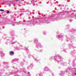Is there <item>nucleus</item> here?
<instances>
[{
  "instance_id": "1",
  "label": "nucleus",
  "mask_w": 76,
  "mask_h": 76,
  "mask_svg": "<svg viewBox=\"0 0 76 76\" xmlns=\"http://www.w3.org/2000/svg\"><path fill=\"white\" fill-rule=\"evenodd\" d=\"M53 57L54 60H55L56 61L58 64H60L62 66H66L67 64V63L64 62L63 61L64 58H63L61 56H60V55H57L55 56H54L52 57L49 58V60H52V58Z\"/></svg>"
},
{
  "instance_id": "2",
  "label": "nucleus",
  "mask_w": 76,
  "mask_h": 76,
  "mask_svg": "<svg viewBox=\"0 0 76 76\" xmlns=\"http://www.w3.org/2000/svg\"><path fill=\"white\" fill-rule=\"evenodd\" d=\"M34 42L36 44V45L37 46H38V47H39L40 48H42L43 47V46L41 44V43H37L38 42V39H34Z\"/></svg>"
},
{
  "instance_id": "3",
  "label": "nucleus",
  "mask_w": 76,
  "mask_h": 76,
  "mask_svg": "<svg viewBox=\"0 0 76 76\" xmlns=\"http://www.w3.org/2000/svg\"><path fill=\"white\" fill-rule=\"evenodd\" d=\"M76 70V68H72V70H71V73L73 74V75L72 76H75V75H76V73L74 71Z\"/></svg>"
},
{
  "instance_id": "4",
  "label": "nucleus",
  "mask_w": 76,
  "mask_h": 76,
  "mask_svg": "<svg viewBox=\"0 0 76 76\" xmlns=\"http://www.w3.org/2000/svg\"><path fill=\"white\" fill-rule=\"evenodd\" d=\"M20 11L19 12L20 16H21V15H23V12H25V9L23 8H22L20 9Z\"/></svg>"
},
{
  "instance_id": "5",
  "label": "nucleus",
  "mask_w": 76,
  "mask_h": 76,
  "mask_svg": "<svg viewBox=\"0 0 76 76\" xmlns=\"http://www.w3.org/2000/svg\"><path fill=\"white\" fill-rule=\"evenodd\" d=\"M71 55L72 57H74V58L76 57V53H75V50H74L73 51L71 52Z\"/></svg>"
},
{
  "instance_id": "6",
  "label": "nucleus",
  "mask_w": 76,
  "mask_h": 76,
  "mask_svg": "<svg viewBox=\"0 0 76 76\" xmlns=\"http://www.w3.org/2000/svg\"><path fill=\"white\" fill-rule=\"evenodd\" d=\"M56 38L59 39V40H61L63 41V36L61 35H58L56 36Z\"/></svg>"
},
{
  "instance_id": "7",
  "label": "nucleus",
  "mask_w": 76,
  "mask_h": 76,
  "mask_svg": "<svg viewBox=\"0 0 76 76\" xmlns=\"http://www.w3.org/2000/svg\"><path fill=\"white\" fill-rule=\"evenodd\" d=\"M44 71L45 72H51V70L47 66H45L44 69Z\"/></svg>"
},
{
  "instance_id": "8",
  "label": "nucleus",
  "mask_w": 76,
  "mask_h": 76,
  "mask_svg": "<svg viewBox=\"0 0 76 76\" xmlns=\"http://www.w3.org/2000/svg\"><path fill=\"white\" fill-rule=\"evenodd\" d=\"M31 20H30L26 21V20H24L23 22H25V24H26V25H29V24H31Z\"/></svg>"
},
{
  "instance_id": "9",
  "label": "nucleus",
  "mask_w": 76,
  "mask_h": 76,
  "mask_svg": "<svg viewBox=\"0 0 76 76\" xmlns=\"http://www.w3.org/2000/svg\"><path fill=\"white\" fill-rule=\"evenodd\" d=\"M72 38H73V37L72 36H71L70 38H66V41L67 42H68V41H71Z\"/></svg>"
},
{
  "instance_id": "10",
  "label": "nucleus",
  "mask_w": 76,
  "mask_h": 76,
  "mask_svg": "<svg viewBox=\"0 0 76 76\" xmlns=\"http://www.w3.org/2000/svg\"><path fill=\"white\" fill-rule=\"evenodd\" d=\"M41 20L39 18H38L37 20V23L38 25H41V23L39 22H41Z\"/></svg>"
},
{
  "instance_id": "11",
  "label": "nucleus",
  "mask_w": 76,
  "mask_h": 76,
  "mask_svg": "<svg viewBox=\"0 0 76 76\" xmlns=\"http://www.w3.org/2000/svg\"><path fill=\"white\" fill-rule=\"evenodd\" d=\"M19 58H15L12 61L11 63H14L15 61H19Z\"/></svg>"
},
{
  "instance_id": "12",
  "label": "nucleus",
  "mask_w": 76,
  "mask_h": 76,
  "mask_svg": "<svg viewBox=\"0 0 76 76\" xmlns=\"http://www.w3.org/2000/svg\"><path fill=\"white\" fill-rule=\"evenodd\" d=\"M44 22L46 23H50V20L49 19H48L47 20H44Z\"/></svg>"
},
{
  "instance_id": "13",
  "label": "nucleus",
  "mask_w": 76,
  "mask_h": 76,
  "mask_svg": "<svg viewBox=\"0 0 76 76\" xmlns=\"http://www.w3.org/2000/svg\"><path fill=\"white\" fill-rule=\"evenodd\" d=\"M64 72L61 71V72L59 73V75L61 76H63L64 75Z\"/></svg>"
},
{
  "instance_id": "14",
  "label": "nucleus",
  "mask_w": 76,
  "mask_h": 76,
  "mask_svg": "<svg viewBox=\"0 0 76 76\" xmlns=\"http://www.w3.org/2000/svg\"><path fill=\"white\" fill-rule=\"evenodd\" d=\"M75 60H73L72 61V64H73V67H76V64L75 63Z\"/></svg>"
},
{
  "instance_id": "15",
  "label": "nucleus",
  "mask_w": 76,
  "mask_h": 76,
  "mask_svg": "<svg viewBox=\"0 0 76 76\" xmlns=\"http://www.w3.org/2000/svg\"><path fill=\"white\" fill-rule=\"evenodd\" d=\"M10 55L11 56H13L14 55V52L13 51L10 52Z\"/></svg>"
},
{
  "instance_id": "16",
  "label": "nucleus",
  "mask_w": 76,
  "mask_h": 76,
  "mask_svg": "<svg viewBox=\"0 0 76 76\" xmlns=\"http://www.w3.org/2000/svg\"><path fill=\"white\" fill-rule=\"evenodd\" d=\"M0 53H1V57H3V56H4V54L2 52H0Z\"/></svg>"
},
{
  "instance_id": "17",
  "label": "nucleus",
  "mask_w": 76,
  "mask_h": 76,
  "mask_svg": "<svg viewBox=\"0 0 76 76\" xmlns=\"http://www.w3.org/2000/svg\"><path fill=\"white\" fill-rule=\"evenodd\" d=\"M68 46L69 47V48H71L72 47V44H69L68 45Z\"/></svg>"
},
{
  "instance_id": "18",
  "label": "nucleus",
  "mask_w": 76,
  "mask_h": 76,
  "mask_svg": "<svg viewBox=\"0 0 76 76\" xmlns=\"http://www.w3.org/2000/svg\"><path fill=\"white\" fill-rule=\"evenodd\" d=\"M20 65L21 66H23V65H24V64L23 62H21L20 63Z\"/></svg>"
},
{
  "instance_id": "19",
  "label": "nucleus",
  "mask_w": 76,
  "mask_h": 76,
  "mask_svg": "<svg viewBox=\"0 0 76 76\" xmlns=\"http://www.w3.org/2000/svg\"><path fill=\"white\" fill-rule=\"evenodd\" d=\"M27 69L28 70H31V67L30 66H28L27 68Z\"/></svg>"
},
{
  "instance_id": "20",
  "label": "nucleus",
  "mask_w": 76,
  "mask_h": 76,
  "mask_svg": "<svg viewBox=\"0 0 76 76\" xmlns=\"http://www.w3.org/2000/svg\"><path fill=\"white\" fill-rule=\"evenodd\" d=\"M37 51L39 53H41V52H42V50H37Z\"/></svg>"
},
{
  "instance_id": "21",
  "label": "nucleus",
  "mask_w": 76,
  "mask_h": 76,
  "mask_svg": "<svg viewBox=\"0 0 76 76\" xmlns=\"http://www.w3.org/2000/svg\"><path fill=\"white\" fill-rule=\"evenodd\" d=\"M23 47V46L22 45H20V49L21 48H22V47Z\"/></svg>"
},
{
  "instance_id": "22",
  "label": "nucleus",
  "mask_w": 76,
  "mask_h": 76,
  "mask_svg": "<svg viewBox=\"0 0 76 76\" xmlns=\"http://www.w3.org/2000/svg\"><path fill=\"white\" fill-rule=\"evenodd\" d=\"M15 43H16V42H11V44H15Z\"/></svg>"
},
{
  "instance_id": "23",
  "label": "nucleus",
  "mask_w": 76,
  "mask_h": 76,
  "mask_svg": "<svg viewBox=\"0 0 76 76\" xmlns=\"http://www.w3.org/2000/svg\"><path fill=\"white\" fill-rule=\"evenodd\" d=\"M39 76H42L43 75H42V73H41L40 74H39Z\"/></svg>"
},
{
  "instance_id": "24",
  "label": "nucleus",
  "mask_w": 76,
  "mask_h": 76,
  "mask_svg": "<svg viewBox=\"0 0 76 76\" xmlns=\"http://www.w3.org/2000/svg\"><path fill=\"white\" fill-rule=\"evenodd\" d=\"M66 73H68L69 72V69H66Z\"/></svg>"
},
{
  "instance_id": "25",
  "label": "nucleus",
  "mask_w": 76,
  "mask_h": 76,
  "mask_svg": "<svg viewBox=\"0 0 76 76\" xmlns=\"http://www.w3.org/2000/svg\"><path fill=\"white\" fill-rule=\"evenodd\" d=\"M29 12V10H26L25 11V12Z\"/></svg>"
},
{
  "instance_id": "26",
  "label": "nucleus",
  "mask_w": 76,
  "mask_h": 76,
  "mask_svg": "<svg viewBox=\"0 0 76 76\" xmlns=\"http://www.w3.org/2000/svg\"><path fill=\"white\" fill-rule=\"evenodd\" d=\"M67 50V49H64V52H65V53H66L67 52L66 51V50Z\"/></svg>"
},
{
  "instance_id": "27",
  "label": "nucleus",
  "mask_w": 76,
  "mask_h": 76,
  "mask_svg": "<svg viewBox=\"0 0 76 76\" xmlns=\"http://www.w3.org/2000/svg\"><path fill=\"white\" fill-rule=\"evenodd\" d=\"M34 60H35L36 61H38V60L37 58L34 59Z\"/></svg>"
},
{
  "instance_id": "28",
  "label": "nucleus",
  "mask_w": 76,
  "mask_h": 76,
  "mask_svg": "<svg viewBox=\"0 0 76 76\" xmlns=\"http://www.w3.org/2000/svg\"><path fill=\"white\" fill-rule=\"evenodd\" d=\"M3 39H5L6 38V36L4 35L3 36Z\"/></svg>"
},
{
  "instance_id": "29",
  "label": "nucleus",
  "mask_w": 76,
  "mask_h": 76,
  "mask_svg": "<svg viewBox=\"0 0 76 76\" xmlns=\"http://www.w3.org/2000/svg\"><path fill=\"white\" fill-rule=\"evenodd\" d=\"M75 31L76 30H74V29H72V30L71 31V32H74V31Z\"/></svg>"
},
{
  "instance_id": "30",
  "label": "nucleus",
  "mask_w": 76,
  "mask_h": 76,
  "mask_svg": "<svg viewBox=\"0 0 76 76\" xmlns=\"http://www.w3.org/2000/svg\"><path fill=\"white\" fill-rule=\"evenodd\" d=\"M31 56H32V55H31L29 54V55H28V57H29V58L31 57Z\"/></svg>"
},
{
  "instance_id": "31",
  "label": "nucleus",
  "mask_w": 76,
  "mask_h": 76,
  "mask_svg": "<svg viewBox=\"0 0 76 76\" xmlns=\"http://www.w3.org/2000/svg\"><path fill=\"white\" fill-rule=\"evenodd\" d=\"M32 66H33V64H31L30 66L31 67H32Z\"/></svg>"
},
{
  "instance_id": "32",
  "label": "nucleus",
  "mask_w": 76,
  "mask_h": 76,
  "mask_svg": "<svg viewBox=\"0 0 76 76\" xmlns=\"http://www.w3.org/2000/svg\"><path fill=\"white\" fill-rule=\"evenodd\" d=\"M20 0V3H22V1H23V0Z\"/></svg>"
},
{
  "instance_id": "33",
  "label": "nucleus",
  "mask_w": 76,
  "mask_h": 76,
  "mask_svg": "<svg viewBox=\"0 0 76 76\" xmlns=\"http://www.w3.org/2000/svg\"><path fill=\"white\" fill-rule=\"evenodd\" d=\"M10 13V12L9 11H7V13L8 14V13Z\"/></svg>"
},
{
  "instance_id": "34",
  "label": "nucleus",
  "mask_w": 76,
  "mask_h": 76,
  "mask_svg": "<svg viewBox=\"0 0 76 76\" xmlns=\"http://www.w3.org/2000/svg\"><path fill=\"white\" fill-rule=\"evenodd\" d=\"M72 17H75V19H76V15H74Z\"/></svg>"
},
{
  "instance_id": "35",
  "label": "nucleus",
  "mask_w": 76,
  "mask_h": 76,
  "mask_svg": "<svg viewBox=\"0 0 76 76\" xmlns=\"http://www.w3.org/2000/svg\"><path fill=\"white\" fill-rule=\"evenodd\" d=\"M27 74H29V76H31V75L30 74V72H28Z\"/></svg>"
},
{
  "instance_id": "36",
  "label": "nucleus",
  "mask_w": 76,
  "mask_h": 76,
  "mask_svg": "<svg viewBox=\"0 0 76 76\" xmlns=\"http://www.w3.org/2000/svg\"><path fill=\"white\" fill-rule=\"evenodd\" d=\"M0 11H1V12H4V10H0Z\"/></svg>"
},
{
  "instance_id": "37",
  "label": "nucleus",
  "mask_w": 76,
  "mask_h": 76,
  "mask_svg": "<svg viewBox=\"0 0 76 76\" xmlns=\"http://www.w3.org/2000/svg\"><path fill=\"white\" fill-rule=\"evenodd\" d=\"M3 64H6V63H6V62H3Z\"/></svg>"
},
{
  "instance_id": "38",
  "label": "nucleus",
  "mask_w": 76,
  "mask_h": 76,
  "mask_svg": "<svg viewBox=\"0 0 76 76\" xmlns=\"http://www.w3.org/2000/svg\"><path fill=\"white\" fill-rule=\"evenodd\" d=\"M60 15H64V12H61Z\"/></svg>"
},
{
  "instance_id": "39",
  "label": "nucleus",
  "mask_w": 76,
  "mask_h": 76,
  "mask_svg": "<svg viewBox=\"0 0 76 76\" xmlns=\"http://www.w3.org/2000/svg\"><path fill=\"white\" fill-rule=\"evenodd\" d=\"M43 34L44 35H46V32H44L43 33Z\"/></svg>"
},
{
  "instance_id": "40",
  "label": "nucleus",
  "mask_w": 76,
  "mask_h": 76,
  "mask_svg": "<svg viewBox=\"0 0 76 76\" xmlns=\"http://www.w3.org/2000/svg\"><path fill=\"white\" fill-rule=\"evenodd\" d=\"M23 72H24L25 73H26V70H25L24 71H23Z\"/></svg>"
},
{
  "instance_id": "41",
  "label": "nucleus",
  "mask_w": 76,
  "mask_h": 76,
  "mask_svg": "<svg viewBox=\"0 0 76 76\" xmlns=\"http://www.w3.org/2000/svg\"><path fill=\"white\" fill-rule=\"evenodd\" d=\"M15 23H16V24H17V25H19V23H18L17 22H15Z\"/></svg>"
},
{
  "instance_id": "42",
  "label": "nucleus",
  "mask_w": 76,
  "mask_h": 76,
  "mask_svg": "<svg viewBox=\"0 0 76 76\" xmlns=\"http://www.w3.org/2000/svg\"><path fill=\"white\" fill-rule=\"evenodd\" d=\"M26 51H28V49L27 48H26Z\"/></svg>"
},
{
  "instance_id": "43",
  "label": "nucleus",
  "mask_w": 76,
  "mask_h": 76,
  "mask_svg": "<svg viewBox=\"0 0 76 76\" xmlns=\"http://www.w3.org/2000/svg\"><path fill=\"white\" fill-rule=\"evenodd\" d=\"M12 25L13 26H15V24H12Z\"/></svg>"
},
{
  "instance_id": "44",
  "label": "nucleus",
  "mask_w": 76,
  "mask_h": 76,
  "mask_svg": "<svg viewBox=\"0 0 76 76\" xmlns=\"http://www.w3.org/2000/svg\"><path fill=\"white\" fill-rule=\"evenodd\" d=\"M67 26H68V28H69V27H70V26H69V25H66V27H67Z\"/></svg>"
},
{
  "instance_id": "45",
  "label": "nucleus",
  "mask_w": 76,
  "mask_h": 76,
  "mask_svg": "<svg viewBox=\"0 0 76 76\" xmlns=\"http://www.w3.org/2000/svg\"><path fill=\"white\" fill-rule=\"evenodd\" d=\"M72 21V20H69V22H71Z\"/></svg>"
},
{
  "instance_id": "46",
  "label": "nucleus",
  "mask_w": 76,
  "mask_h": 76,
  "mask_svg": "<svg viewBox=\"0 0 76 76\" xmlns=\"http://www.w3.org/2000/svg\"><path fill=\"white\" fill-rule=\"evenodd\" d=\"M51 74L52 75V76H54V73H52Z\"/></svg>"
},
{
  "instance_id": "47",
  "label": "nucleus",
  "mask_w": 76,
  "mask_h": 76,
  "mask_svg": "<svg viewBox=\"0 0 76 76\" xmlns=\"http://www.w3.org/2000/svg\"><path fill=\"white\" fill-rule=\"evenodd\" d=\"M11 34H13V32L12 31H11Z\"/></svg>"
},
{
  "instance_id": "48",
  "label": "nucleus",
  "mask_w": 76,
  "mask_h": 76,
  "mask_svg": "<svg viewBox=\"0 0 76 76\" xmlns=\"http://www.w3.org/2000/svg\"><path fill=\"white\" fill-rule=\"evenodd\" d=\"M28 19H31V17H28Z\"/></svg>"
},
{
  "instance_id": "49",
  "label": "nucleus",
  "mask_w": 76,
  "mask_h": 76,
  "mask_svg": "<svg viewBox=\"0 0 76 76\" xmlns=\"http://www.w3.org/2000/svg\"><path fill=\"white\" fill-rule=\"evenodd\" d=\"M56 34H58V32H56Z\"/></svg>"
},
{
  "instance_id": "50",
  "label": "nucleus",
  "mask_w": 76,
  "mask_h": 76,
  "mask_svg": "<svg viewBox=\"0 0 76 76\" xmlns=\"http://www.w3.org/2000/svg\"><path fill=\"white\" fill-rule=\"evenodd\" d=\"M19 1V0H15V1Z\"/></svg>"
},
{
  "instance_id": "51",
  "label": "nucleus",
  "mask_w": 76,
  "mask_h": 76,
  "mask_svg": "<svg viewBox=\"0 0 76 76\" xmlns=\"http://www.w3.org/2000/svg\"><path fill=\"white\" fill-rule=\"evenodd\" d=\"M0 24H2V23H1V22H0Z\"/></svg>"
},
{
  "instance_id": "52",
  "label": "nucleus",
  "mask_w": 76,
  "mask_h": 76,
  "mask_svg": "<svg viewBox=\"0 0 76 76\" xmlns=\"http://www.w3.org/2000/svg\"><path fill=\"white\" fill-rule=\"evenodd\" d=\"M72 48H74L75 47H74V46H73V47H72Z\"/></svg>"
},
{
  "instance_id": "53",
  "label": "nucleus",
  "mask_w": 76,
  "mask_h": 76,
  "mask_svg": "<svg viewBox=\"0 0 76 76\" xmlns=\"http://www.w3.org/2000/svg\"><path fill=\"white\" fill-rule=\"evenodd\" d=\"M23 61H25V59H23Z\"/></svg>"
},
{
  "instance_id": "54",
  "label": "nucleus",
  "mask_w": 76,
  "mask_h": 76,
  "mask_svg": "<svg viewBox=\"0 0 76 76\" xmlns=\"http://www.w3.org/2000/svg\"><path fill=\"white\" fill-rule=\"evenodd\" d=\"M20 24H22V23H20Z\"/></svg>"
},
{
  "instance_id": "55",
  "label": "nucleus",
  "mask_w": 76,
  "mask_h": 76,
  "mask_svg": "<svg viewBox=\"0 0 76 76\" xmlns=\"http://www.w3.org/2000/svg\"><path fill=\"white\" fill-rule=\"evenodd\" d=\"M34 2H37V1H34Z\"/></svg>"
},
{
  "instance_id": "56",
  "label": "nucleus",
  "mask_w": 76,
  "mask_h": 76,
  "mask_svg": "<svg viewBox=\"0 0 76 76\" xmlns=\"http://www.w3.org/2000/svg\"><path fill=\"white\" fill-rule=\"evenodd\" d=\"M32 57H33V58H34V57L32 56Z\"/></svg>"
},
{
  "instance_id": "57",
  "label": "nucleus",
  "mask_w": 76,
  "mask_h": 76,
  "mask_svg": "<svg viewBox=\"0 0 76 76\" xmlns=\"http://www.w3.org/2000/svg\"><path fill=\"white\" fill-rule=\"evenodd\" d=\"M17 18H19V16H17Z\"/></svg>"
},
{
  "instance_id": "58",
  "label": "nucleus",
  "mask_w": 76,
  "mask_h": 76,
  "mask_svg": "<svg viewBox=\"0 0 76 76\" xmlns=\"http://www.w3.org/2000/svg\"><path fill=\"white\" fill-rule=\"evenodd\" d=\"M36 5H37V6H38V4H36Z\"/></svg>"
},
{
  "instance_id": "59",
  "label": "nucleus",
  "mask_w": 76,
  "mask_h": 76,
  "mask_svg": "<svg viewBox=\"0 0 76 76\" xmlns=\"http://www.w3.org/2000/svg\"><path fill=\"white\" fill-rule=\"evenodd\" d=\"M36 49H37V48H38V47H37V48H36Z\"/></svg>"
},
{
  "instance_id": "60",
  "label": "nucleus",
  "mask_w": 76,
  "mask_h": 76,
  "mask_svg": "<svg viewBox=\"0 0 76 76\" xmlns=\"http://www.w3.org/2000/svg\"><path fill=\"white\" fill-rule=\"evenodd\" d=\"M22 70H23L22 69H21V71H22Z\"/></svg>"
},
{
  "instance_id": "61",
  "label": "nucleus",
  "mask_w": 76,
  "mask_h": 76,
  "mask_svg": "<svg viewBox=\"0 0 76 76\" xmlns=\"http://www.w3.org/2000/svg\"><path fill=\"white\" fill-rule=\"evenodd\" d=\"M52 20V21H54V20Z\"/></svg>"
},
{
  "instance_id": "62",
  "label": "nucleus",
  "mask_w": 76,
  "mask_h": 76,
  "mask_svg": "<svg viewBox=\"0 0 76 76\" xmlns=\"http://www.w3.org/2000/svg\"><path fill=\"white\" fill-rule=\"evenodd\" d=\"M0 30H1V28H0Z\"/></svg>"
},
{
  "instance_id": "63",
  "label": "nucleus",
  "mask_w": 76,
  "mask_h": 76,
  "mask_svg": "<svg viewBox=\"0 0 76 76\" xmlns=\"http://www.w3.org/2000/svg\"><path fill=\"white\" fill-rule=\"evenodd\" d=\"M13 68H15L14 67V66H13Z\"/></svg>"
},
{
  "instance_id": "64",
  "label": "nucleus",
  "mask_w": 76,
  "mask_h": 76,
  "mask_svg": "<svg viewBox=\"0 0 76 76\" xmlns=\"http://www.w3.org/2000/svg\"><path fill=\"white\" fill-rule=\"evenodd\" d=\"M75 60H76V58H75Z\"/></svg>"
}]
</instances>
